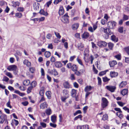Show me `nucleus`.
I'll return each instance as SVG.
<instances>
[{
  "mask_svg": "<svg viewBox=\"0 0 129 129\" xmlns=\"http://www.w3.org/2000/svg\"><path fill=\"white\" fill-rule=\"evenodd\" d=\"M29 71H30L31 73H34L35 71V69L34 68H31L29 69Z\"/></svg>",
  "mask_w": 129,
  "mask_h": 129,
  "instance_id": "nucleus-50",
  "label": "nucleus"
},
{
  "mask_svg": "<svg viewBox=\"0 0 129 129\" xmlns=\"http://www.w3.org/2000/svg\"><path fill=\"white\" fill-rule=\"evenodd\" d=\"M116 23L114 21H109L107 24L108 28L110 29H113L115 28Z\"/></svg>",
  "mask_w": 129,
  "mask_h": 129,
  "instance_id": "nucleus-5",
  "label": "nucleus"
},
{
  "mask_svg": "<svg viewBox=\"0 0 129 129\" xmlns=\"http://www.w3.org/2000/svg\"><path fill=\"white\" fill-rule=\"evenodd\" d=\"M89 36V33L87 32H85L82 35L83 38L86 39L88 38Z\"/></svg>",
  "mask_w": 129,
  "mask_h": 129,
  "instance_id": "nucleus-26",
  "label": "nucleus"
},
{
  "mask_svg": "<svg viewBox=\"0 0 129 129\" xmlns=\"http://www.w3.org/2000/svg\"><path fill=\"white\" fill-rule=\"evenodd\" d=\"M82 116L81 115H79L77 116L76 117L74 118V120H77L78 118H82Z\"/></svg>",
  "mask_w": 129,
  "mask_h": 129,
  "instance_id": "nucleus-57",
  "label": "nucleus"
},
{
  "mask_svg": "<svg viewBox=\"0 0 129 129\" xmlns=\"http://www.w3.org/2000/svg\"><path fill=\"white\" fill-rule=\"evenodd\" d=\"M30 83V80H24L23 82V84L24 85L26 86L28 85Z\"/></svg>",
  "mask_w": 129,
  "mask_h": 129,
  "instance_id": "nucleus-27",
  "label": "nucleus"
},
{
  "mask_svg": "<svg viewBox=\"0 0 129 129\" xmlns=\"http://www.w3.org/2000/svg\"><path fill=\"white\" fill-rule=\"evenodd\" d=\"M47 104L46 102H44L41 104L40 105V108L42 109H44L47 107Z\"/></svg>",
  "mask_w": 129,
  "mask_h": 129,
  "instance_id": "nucleus-12",
  "label": "nucleus"
},
{
  "mask_svg": "<svg viewBox=\"0 0 129 129\" xmlns=\"http://www.w3.org/2000/svg\"><path fill=\"white\" fill-rule=\"evenodd\" d=\"M97 26L96 24H94L93 25V28L91 26L88 27V30L91 32L92 33L97 28Z\"/></svg>",
  "mask_w": 129,
  "mask_h": 129,
  "instance_id": "nucleus-7",
  "label": "nucleus"
},
{
  "mask_svg": "<svg viewBox=\"0 0 129 129\" xmlns=\"http://www.w3.org/2000/svg\"><path fill=\"white\" fill-rule=\"evenodd\" d=\"M63 86L65 88H69L70 87V85L68 82H66L63 83Z\"/></svg>",
  "mask_w": 129,
  "mask_h": 129,
  "instance_id": "nucleus-22",
  "label": "nucleus"
},
{
  "mask_svg": "<svg viewBox=\"0 0 129 129\" xmlns=\"http://www.w3.org/2000/svg\"><path fill=\"white\" fill-rule=\"evenodd\" d=\"M106 88L109 91L113 92L114 91L116 87L114 86H107Z\"/></svg>",
  "mask_w": 129,
  "mask_h": 129,
  "instance_id": "nucleus-6",
  "label": "nucleus"
},
{
  "mask_svg": "<svg viewBox=\"0 0 129 129\" xmlns=\"http://www.w3.org/2000/svg\"><path fill=\"white\" fill-rule=\"evenodd\" d=\"M128 90L127 89H123L121 92V94L123 95H124L127 93Z\"/></svg>",
  "mask_w": 129,
  "mask_h": 129,
  "instance_id": "nucleus-28",
  "label": "nucleus"
},
{
  "mask_svg": "<svg viewBox=\"0 0 129 129\" xmlns=\"http://www.w3.org/2000/svg\"><path fill=\"white\" fill-rule=\"evenodd\" d=\"M77 90L75 89H72L71 90V94L72 96L73 97H76L77 94Z\"/></svg>",
  "mask_w": 129,
  "mask_h": 129,
  "instance_id": "nucleus-17",
  "label": "nucleus"
},
{
  "mask_svg": "<svg viewBox=\"0 0 129 129\" xmlns=\"http://www.w3.org/2000/svg\"><path fill=\"white\" fill-rule=\"evenodd\" d=\"M73 85L74 87L75 88H77L79 87L78 84L76 82L74 83Z\"/></svg>",
  "mask_w": 129,
  "mask_h": 129,
  "instance_id": "nucleus-64",
  "label": "nucleus"
},
{
  "mask_svg": "<svg viewBox=\"0 0 129 129\" xmlns=\"http://www.w3.org/2000/svg\"><path fill=\"white\" fill-rule=\"evenodd\" d=\"M127 84V82L123 81L122 82L119 84V87L120 88H122L124 87Z\"/></svg>",
  "mask_w": 129,
  "mask_h": 129,
  "instance_id": "nucleus-16",
  "label": "nucleus"
},
{
  "mask_svg": "<svg viewBox=\"0 0 129 129\" xmlns=\"http://www.w3.org/2000/svg\"><path fill=\"white\" fill-rule=\"evenodd\" d=\"M4 121L5 122H7V123H8V122L7 121V115L5 114H2L0 116V123L2 124Z\"/></svg>",
  "mask_w": 129,
  "mask_h": 129,
  "instance_id": "nucleus-3",
  "label": "nucleus"
},
{
  "mask_svg": "<svg viewBox=\"0 0 129 129\" xmlns=\"http://www.w3.org/2000/svg\"><path fill=\"white\" fill-rule=\"evenodd\" d=\"M41 98L40 101V102H42L45 101V99L44 96H41Z\"/></svg>",
  "mask_w": 129,
  "mask_h": 129,
  "instance_id": "nucleus-61",
  "label": "nucleus"
},
{
  "mask_svg": "<svg viewBox=\"0 0 129 129\" xmlns=\"http://www.w3.org/2000/svg\"><path fill=\"white\" fill-rule=\"evenodd\" d=\"M68 98V97L63 96H62L61 97V100L62 102H65V100Z\"/></svg>",
  "mask_w": 129,
  "mask_h": 129,
  "instance_id": "nucleus-36",
  "label": "nucleus"
},
{
  "mask_svg": "<svg viewBox=\"0 0 129 129\" xmlns=\"http://www.w3.org/2000/svg\"><path fill=\"white\" fill-rule=\"evenodd\" d=\"M100 31L101 32H104L108 35H110L112 34V32L110 30L109 28H105L101 27L100 29Z\"/></svg>",
  "mask_w": 129,
  "mask_h": 129,
  "instance_id": "nucleus-2",
  "label": "nucleus"
},
{
  "mask_svg": "<svg viewBox=\"0 0 129 129\" xmlns=\"http://www.w3.org/2000/svg\"><path fill=\"white\" fill-rule=\"evenodd\" d=\"M108 45L109 48L110 49H112L114 46V44L110 42L108 43Z\"/></svg>",
  "mask_w": 129,
  "mask_h": 129,
  "instance_id": "nucleus-34",
  "label": "nucleus"
},
{
  "mask_svg": "<svg viewBox=\"0 0 129 129\" xmlns=\"http://www.w3.org/2000/svg\"><path fill=\"white\" fill-rule=\"evenodd\" d=\"M123 20H127L128 19V16L125 14H124L123 16Z\"/></svg>",
  "mask_w": 129,
  "mask_h": 129,
  "instance_id": "nucleus-48",
  "label": "nucleus"
},
{
  "mask_svg": "<svg viewBox=\"0 0 129 129\" xmlns=\"http://www.w3.org/2000/svg\"><path fill=\"white\" fill-rule=\"evenodd\" d=\"M108 71L107 70L102 72H100L99 73V75L100 76H102L103 75L105 74L106 73L107 71Z\"/></svg>",
  "mask_w": 129,
  "mask_h": 129,
  "instance_id": "nucleus-42",
  "label": "nucleus"
},
{
  "mask_svg": "<svg viewBox=\"0 0 129 129\" xmlns=\"http://www.w3.org/2000/svg\"><path fill=\"white\" fill-rule=\"evenodd\" d=\"M69 91L66 89H64L62 91L63 95V96L69 97Z\"/></svg>",
  "mask_w": 129,
  "mask_h": 129,
  "instance_id": "nucleus-15",
  "label": "nucleus"
},
{
  "mask_svg": "<svg viewBox=\"0 0 129 129\" xmlns=\"http://www.w3.org/2000/svg\"><path fill=\"white\" fill-rule=\"evenodd\" d=\"M77 60L78 63L80 64L81 65L83 66V67H84V66L82 62V61L81 59H79L78 57L77 58Z\"/></svg>",
  "mask_w": 129,
  "mask_h": 129,
  "instance_id": "nucleus-41",
  "label": "nucleus"
},
{
  "mask_svg": "<svg viewBox=\"0 0 129 129\" xmlns=\"http://www.w3.org/2000/svg\"><path fill=\"white\" fill-rule=\"evenodd\" d=\"M45 112L48 115H49L51 114L52 111L50 109L48 108L46 110Z\"/></svg>",
  "mask_w": 129,
  "mask_h": 129,
  "instance_id": "nucleus-31",
  "label": "nucleus"
},
{
  "mask_svg": "<svg viewBox=\"0 0 129 129\" xmlns=\"http://www.w3.org/2000/svg\"><path fill=\"white\" fill-rule=\"evenodd\" d=\"M64 13V10L63 7L61 6L59 8V15H63Z\"/></svg>",
  "mask_w": 129,
  "mask_h": 129,
  "instance_id": "nucleus-21",
  "label": "nucleus"
},
{
  "mask_svg": "<svg viewBox=\"0 0 129 129\" xmlns=\"http://www.w3.org/2000/svg\"><path fill=\"white\" fill-rule=\"evenodd\" d=\"M33 87L31 86H30L27 89V92L28 93H29L31 92V89Z\"/></svg>",
  "mask_w": 129,
  "mask_h": 129,
  "instance_id": "nucleus-47",
  "label": "nucleus"
},
{
  "mask_svg": "<svg viewBox=\"0 0 129 129\" xmlns=\"http://www.w3.org/2000/svg\"><path fill=\"white\" fill-rule=\"evenodd\" d=\"M46 96H47V98L49 99H50L51 95V93L50 91H47L46 93Z\"/></svg>",
  "mask_w": 129,
  "mask_h": 129,
  "instance_id": "nucleus-30",
  "label": "nucleus"
},
{
  "mask_svg": "<svg viewBox=\"0 0 129 129\" xmlns=\"http://www.w3.org/2000/svg\"><path fill=\"white\" fill-rule=\"evenodd\" d=\"M39 12L40 14L43 15L45 16H47L48 15L47 13L45 12L43 10H41Z\"/></svg>",
  "mask_w": 129,
  "mask_h": 129,
  "instance_id": "nucleus-32",
  "label": "nucleus"
},
{
  "mask_svg": "<svg viewBox=\"0 0 129 129\" xmlns=\"http://www.w3.org/2000/svg\"><path fill=\"white\" fill-rule=\"evenodd\" d=\"M10 100L6 104V106L8 107L11 108H12V106L10 105Z\"/></svg>",
  "mask_w": 129,
  "mask_h": 129,
  "instance_id": "nucleus-52",
  "label": "nucleus"
},
{
  "mask_svg": "<svg viewBox=\"0 0 129 129\" xmlns=\"http://www.w3.org/2000/svg\"><path fill=\"white\" fill-rule=\"evenodd\" d=\"M44 55L46 57L48 58L51 55V53L49 51H46L45 52Z\"/></svg>",
  "mask_w": 129,
  "mask_h": 129,
  "instance_id": "nucleus-29",
  "label": "nucleus"
},
{
  "mask_svg": "<svg viewBox=\"0 0 129 129\" xmlns=\"http://www.w3.org/2000/svg\"><path fill=\"white\" fill-rule=\"evenodd\" d=\"M101 106L102 109L108 105V102L107 99L105 98H102V100Z\"/></svg>",
  "mask_w": 129,
  "mask_h": 129,
  "instance_id": "nucleus-1",
  "label": "nucleus"
},
{
  "mask_svg": "<svg viewBox=\"0 0 129 129\" xmlns=\"http://www.w3.org/2000/svg\"><path fill=\"white\" fill-rule=\"evenodd\" d=\"M92 89V87L90 86H87L84 89L85 92H87L90 91Z\"/></svg>",
  "mask_w": 129,
  "mask_h": 129,
  "instance_id": "nucleus-24",
  "label": "nucleus"
},
{
  "mask_svg": "<svg viewBox=\"0 0 129 129\" xmlns=\"http://www.w3.org/2000/svg\"><path fill=\"white\" fill-rule=\"evenodd\" d=\"M15 16L19 18H21L22 17V15L20 13H17L15 14Z\"/></svg>",
  "mask_w": 129,
  "mask_h": 129,
  "instance_id": "nucleus-44",
  "label": "nucleus"
},
{
  "mask_svg": "<svg viewBox=\"0 0 129 129\" xmlns=\"http://www.w3.org/2000/svg\"><path fill=\"white\" fill-rule=\"evenodd\" d=\"M98 45L99 46L102 47H105L107 45V43L103 41H101L99 42L98 43Z\"/></svg>",
  "mask_w": 129,
  "mask_h": 129,
  "instance_id": "nucleus-9",
  "label": "nucleus"
},
{
  "mask_svg": "<svg viewBox=\"0 0 129 129\" xmlns=\"http://www.w3.org/2000/svg\"><path fill=\"white\" fill-rule=\"evenodd\" d=\"M52 75H54L55 76L58 75V74L55 69H54L52 70Z\"/></svg>",
  "mask_w": 129,
  "mask_h": 129,
  "instance_id": "nucleus-33",
  "label": "nucleus"
},
{
  "mask_svg": "<svg viewBox=\"0 0 129 129\" xmlns=\"http://www.w3.org/2000/svg\"><path fill=\"white\" fill-rule=\"evenodd\" d=\"M54 34L57 38L60 39L61 38V36L59 34V33L55 32Z\"/></svg>",
  "mask_w": 129,
  "mask_h": 129,
  "instance_id": "nucleus-45",
  "label": "nucleus"
},
{
  "mask_svg": "<svg viewBox=\"0 0 129 129\" xmlns=\"http://www.w3.org/2000/svg\"><path fill=\"white\" fill-rule=\"evenodd\" d=\"M123 27H120L118 29V31L121 33H122L123 32Z\"/></svg>",
  "mask_w": 129,
  "mask_h": 129,
  "instance_id": "nucleus-53",
  "label": "nucleus"
},
{
  "mask_svg": "<svg viewBox=\"0 0 129 129\" xmlns=\"http://www.w3.org/2000/svg\"><path fill=\"white\" fill-rule=\"evenodd\" d=\"M7 69L9 71H13L16 69H17V67L15 65H11L8 66Z\"/></svg>",
  "mask_w": 129,
  "mask_h": 129,
  "instance_id": "nucleus-8",
  "label": "nucleus"
},
{
  "mask_svg": "<svg viewBox=\"0 0 129 129\" xmlns=\"http://www.w3.org/2000/svg\"><path fill=\"white\" fill-rule=\"evenodd\" d=\"M117 61L115 60H113L112 61H110L109 64L111 67H113L115 65L117 64Z\"/></svg>",
  "mask_w": 129,
  "mask_h": 129,
  "instance_id": "nucleus-23",
  "label": "nucleus"
},
{
  "mask_svg": "<svg viewBox=\"0 0 129 129\" xmlns=\"http://www.w3.org/2000/svg\"><path fill=\"white\" fill-rule=\"evenodd\" d=\"M115 57L118 60H120L121 59V55L120 54H118L115 56Z\"/></svg>",
  "mask_w": 129,
  "mask_h": 129,
  "instance_id": "nucleus-60",
  "label": "nucleus"
},
{
  "mask_svg": "<svg viewBox=\"0 0 129 129\" xmlns=\"http://www.w3.org/2000/svg\"><path fill=\"white\" fill-rule=\"evenodd\" d=\"M5 74L10 78H12L13 77L12 74L10 72H7Z\"/></svg>",
  "mask_w": 129,
  "mask_h": 129,
  "instance_id": "nucleus-39",
  "label": "nucleus"
},
{
  "mask_svg": "<svg viewBox=\"0 0 129 129\" xmlns=\"http://www.w3.org/2000/svg\"><path fill=\"white\" fill-rule=\"evenodd\" d=\"M69 16L66 13L62 17L61 20L64 23H68L69 22Z\"/></svg>",
  "mask_w": 129,
  "mask_h": 129,
  "instance_id": "nucleus-4",
  "label": "nucleus"
},
{
  "mask_svg": "<svg viewBox=\"0 0 129 129\" xmlns=\"http://www.w3.org/2000/svg\"><path fill=\"white\" fill-rule=\"evenodd\" d=\"M72 63H68L67 65V67L69 68H72Z\"/></svg>",
  "mask_w": 129,
  "mask_h": 129,
  "instance_id": "nucleus-59",
  "label": "nucleus"
},
{
  "mask_svg": "<svg viewBox=\"0 0 129 129\" xmlns=\"http://www.w3.org/2000/svg\"><path fill=\"white\" fill-rule=\"evenodd\" d=\"M110 76L112 78L115 77L117 76L118 75V73L114 71H111L110 73Z\"/></svg>",
  "mask_w": 129,
  "mask_h": 129,
  "instance_id": "nucleus-11",
  "label": "nucleus"
},
{
  "mask_svg": "<svg viewBox=\"0 0 129 129\" xmlns=\"http://www.w3.org/2000/svg\"><path fill=\"white\" fill-rule=\"evenodd\" d=\"M72 70L73 71H75L77 70V67L75 65H73L72 67Z\"/></svg>",
  "mask_w": 129,
  "mask_h": 129,
  "instance_id": "nucleus-37",
  "label": "nucleus"
},
{
  "mask_svg": "<svg viewBox=\"0 0 129 129\" xmlns=\"http://www.w3.org/2000/svg\"><path fill=\"white\" fill-rule=\"evenodd\" d=\"M78 47L79 49L81 50L82 51L84 49V45L81 43H78Z\"/></svg>",
  "mask_w": 129,
  "mask_h": 129,
  "instance_id": "nucleus-18",
  "label": "nucleus"
},
{
  "mask_svg": "<svg viewBox=\"0 0 129 129\" xmlns=\"http://www.w3.org/2000/svg\"><path fill=\"white\" fill-rule=\"evenodd\" d=\"M50 61L52 62H55V57L53 56H52L50 59Z\"/></svg>",
  "mask_w": 129,
  "mask_h": 129,
  "instance_id": "nucleus-51",
  "label": "nucleus"
},
{
  "mask_svg": "<svg viewBox=\"0 0 129 129\" xmlns=\"http://www.w3.org/2000/svg\"><path fill=\"white\" fill-rule=\"evenodd\" d=\"M44 91L43 89L41 90L39 92V94L41 96H44Z\"/></svg>",
  "mask_w": 129,
  "mask_h": 129,
  "instance_id": "nucleus-56",
  "label": "nucleus"
},
{
  "mask_svg": "<svg viewBox=\"0 0 129 129\" xmlns=\"http://www.w3.org/2000/svg\"><path fill=\"white\" fill-rule=\"evenodd\" d=\"M37 84V82L36 81H33L30 84V85H31L32 86V87H34L36 86Z\"/></svg>",
  "mask_w": 129,
  "mask_h": 129,
  "instance_id": "nucleus-38",
  "label": "nucleus"
},
{
  "mask_svg": "<svg viewBox=\"0 0 129 129\" xmlns=\"http://www.w3.org/2000/svg\"><path fill=\"white\" fill-rule=\"evenodd\" d=\"M52 37V35L50 34H48L46 36V38L48 39H50Z\"/></svg>",
  "mask_w": 129,
  "mask_h": 129,
  "instance_id": "nucleus-62",
  "label": "nucleus"
},
{
  "mask_svg": "<svg viewBox=\"0 0 129 129\" xmlns=\"http://www.w3.org/2000/svg\"><path fill=\"white\" fill-rule=\"evenodd\" d=\"M77 129H88L89 126L87 125H79L77 126Z\"/></svg>",
  "mask_w": 129,
  "mask_h": 129,
  "instance_id": "nucleus-10",
  "label": "nucleus"
},
{
  "mask_svg": "<svg viewBox=\"0 0 129 129\" xmlns=\"http://www.w3.org/2000/svg\"><path fill=\"white\" fill-rule=\"evenodd\" d=\"M111 39L112 41L115 42H117L118 40V38H116V36L114 35L111 36Z\"/></svg>",
  "mask_w": 129,
  "mask_h": 129,
  "instance_id": "nucleus-25",
  "label": "nucleus"
},
{
  "mask_svg": "<svg viewBox=\"0 0 129 129\" xmlns=\"http://www.w3.org/2000/svg\"><path fill=\"white\" fill-rule=\"evenodd\" d=\"M79 24L76 23L74 24L72 26V28L74 30H76L78 28Z\"/></svg>",
  "mask_w": 129,
  "mask_h": 129,
  "instance_id": "nucleus-20",
  "label": "nucleus"
},
{
  "mask_svg": "<svg viewBox=\"0 0 129 129\" xmlns=\"http://www.w3.org/2000/svg\"><path fill=\"white\" fill-rule=\"evenodd\" d=\"M70 78L72 80H75V78L74 75L73 74H71L70 77Z\"/></svg>",
  "mask_w": 129,
  "mask_h": 129,
  "instance_id": "nucleus-63",
  "label": "nucleus"
},
{
  "mask_svg": "<svg viewBox=\"0 0 129 129\" xmlns=\"http://www.w3.org/2000/svg\"><path fill=\"white\" fill-rule=\"evenodd\" d=\"M9 79L7 77L5 76L3 77V78L2 79V81H3L7 82L9 81Z\"/></svg>",
  "mask_w": 129,
  "mask_h": 129,
  "instance_id": "nucleus-46",
  "label": "nucleus"
},
{
  "mask_svg": "<svg viewBox=\"0 0 129 129\" xmlns=\"http://www.w3.org/2000/svg\"><path fill=\"white\" fill-rule=\"evenodd\" d=\"M13 123L15 124L16 126L17 125L19 124L18 121L15 119H14L12 120Z\"/></svg>",
  "mask_w": 129,
  "mask_h": 129,
  "instance_id": "nucleus-40",
  "label": "nucleus"
},
{
  "mask_svg": "<svg viewBox=\"0 0 129 129\" xmlns=\"http://www.w3.org/2000/svg\"><path fill=\"white\" fill-rule=\"evenodd\" d=\"M103 81L104 82H107L110 80V79H109L106 77H103Z\"/></svg>",
  "mask_w": 129,
  "mask_h": 129,
  "instance_id": "nucleus-43",
  "label": "nucleus"
},
{
  "mask_svg": "<svg viewBox=\"0 0 129 129\" xmlns=\"http://www.w3.org/2000/svg\"><path fill=\"white\" fill-rule=\"evenodd\" d=\"M55 67L57 68H60L62 66V64L60 61H56L54 63Z\"/></svg>",
  "mask_w": 129,
  "mask_h": 129,
  "instance_id": "nucleus-13",
  "label": "nucleus"
},
{
  "mask_svg": "<svg viewBox=\"0 0 129 129\" xmlns=\"http://www.w3.org/2000/svg\"><path fill=\"white\" fill-rule=\"evenodd\" d=\"M12 3L13 6L15 7H16L17 6H18L19 5V3L18 2H12Z\"/></svg>",
  "mask_w": 129,
  "mask_h": 129,
  "instance_id": "nucleus-35",
  "label": "nucleus"
},
{
  "mask_svg": "<svg viewBox=\"0 0 129 129\" xmlns=\"http://www.w3.org/2000/svg\"><path fill=\"white\" fill-rule=\"evenodd\" d=\"M108 118V116L107 114H105L103 115V117L102 118V119L104 120H107Z\"/></svg>",
  "mask_w": 129,
  "mask_h": 129,
  "instance_id": "nucleus-58",
  "label": "nucleus"
},
{
  "mask_svg": "<svg viewBox=\"0 0 129 129\" xmlns=\"http://www.w3.org/2000/svg\"><path fill=\"white\" fill-rule=\"evenodd\" d=\"M54 55L57 56L59 58H60L61 57V54L60 53H58L56 51L55 52Z\"/></svg>",
  "mask_w": 129,
  "mask_h": 129,
  "instance_id": "nucleus-55",
  "label": "nucleus"
},
{
  "mask_svg": "<svg viewBox=\"0 0 129 129\" xmlns=\"http://www.w3.org/2000/svg\"><path fill=\"white\" fill-rule=\"evenodd\" d=\"M118 104L120 106L123 107L124 104V103H123L121 102L118 101L117 102Z\"/></svg>",
  "mask_w": 129,
  "mask_h": 129,
  "instance_id": "nucleus-54",
  "label": "nucleus"
},
{
  "mask_svg": "<svg viewBox=\"0 0 129 129\" xmlns=\"http://www.w3.org/2000/svg\"><path fill=\"white\" fill-rule=\"evenodd\" d=\"M23 63L26 65L27 67H29L31 66V63L28 60L25 59L23 61Z\"/></svg>",
  "mask_w": 129,
  "mask_h": 129,
  "instance_id": "nucleus-14",
  "label": "nucleus"
},
{
  "mask_svg": "<svg viewBox=\"0 0 129 129\" xmlns=\"http://www.w3.org/2000/svg\"><path fill=\"white\" fill-rule=\"evenodd\" d=\"M124 49L125 51L128 55H129V47H125Z\"/></svg>",
  "mask_w": 129,
  "mask_h": 129,
  "instance_id": "nucleus-49",
  "label": "nucleus"
},
{
  "mask_svg": "<svg viewBox=\"0 0 129 129\" xmlns=\"http://www.w3.org/2000/svg\"><path fill=\"white\" fill-rule=\"evenodd\" d=\"M51 120L52 122L55 123L56 121V116L54 115H52L51 117Z\"/></svg>",
  "mask_w": 129,
  "mask_h": 129,
  "instance_id": "nucleus-19",
  "label": "nucleus"
}]
</instances>
